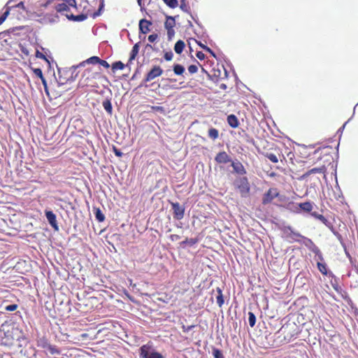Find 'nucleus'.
<instances>
[{
    "label": "nucleus",
    "instance_id": "aec40b11",
    "mask_svg": "<svg viewBox=\"0 0 358 358\" xmlns=\"http://www.w3.org/2000/svg\"><path fill=\"white\" fill-rule=\"evenodd\" d=\"M185 47V41L182 40H178L174 45V50L177 54L180 55L183 52Z\"/></svg>",
    "mask_w": 358,
    "mask_h": 358
},
{
    "label": "nucleus",
    "instance_id": "c85d7f7f",
    "mask_svg": "<svg viewBox=\"0 0 358 358\" xmlns=\"http://www.w3.org/2000/svg\"><path fill=\"white\" fill-rule=\"evenodd\" d=\"M94 215H95L96 220L98 222H101L104 221L105 216L103 215V214L100 210V208H96L95 210Z\"/></svg>",
    "mask_w": 358,
    "mask_h": 358
},
{
    "label": "nucleus",
    "instance_id": "58836bf2",
    "mask_svg": "<svg viewBox=\"0 0 358 358\" xmlns=\"http://www.w3.org/2000/svg\"><path fill=\"white\" fill-rule=\"evenodd\" d=\"M187 70L189 73H195L198 71V66L195 64H191L187 67Z\"/></svg>",
    "mask_w": 358,
    "mask_h": 358
},
{
    "label": "nucleus",
    "instance_id": "7c9ffc66",
    "mask_svg": "<svg viewBox=\"0 0 358 358\" xmlns=\"http://www.w3.org/2000/svg\"><path fill=\"white\" fill-rule=\"evenodd\" d=\"M168 6L175 8L178 6V0H162Z\"/></svg>",
    "mask_w": 358,
    "mask_h": 358
},
{
    "label": "nucleus",
    "instance_id": "2eb2a0df",
    "mask_svg": "<svg viewBox=\"0 0 358 358\" xmlns=\"http://www.w3.org/2000/svg\"><path fill=\"white\" fill-rule=\"evenodd\" d=\"M289 232L287 234V238L289 239V241H300V238H305L301 234L292 231L289 228Z\"/></svg>",
    "mask_w": 358,
    "mask_h": 358
},
{
    "label": "nucleus",
    "instance_id": "a18cd8bd",
    "mask_svg": "<svg viewBox=\"0 0 358 358\" xmlns=\"http://www.w3.org/2000/svg\"><path fill=\"white\" fill-rule=\"evenodd\" d=\"M151 109L152 111H159V113L164 111V107L160 106H151Z\"/></svg>",
    "mask_w": 358,
    "mask_h": 358
},
{
    "label": "nucleus",
    "instance_id": "c756f323",
    "mask_svg": "<svg viewBox=\"0 0 358 358\" xmlns=\"http://www.w3.org/2000/svg\"><path fill=\"white\" fill-rule=\"evenodd\" d=\"M99 62V57H98L96 56H93V57H90L86 61L83 62V63H81L80 65L83 66L85 63L96 64H98Z\"/></svg>",
    "mask_w": 358,
    "mask_h": 358
},
{
    "label": "nucleus",
    "instance_id": "37998d69",
    "mask_svg": "<svg viewBox=\"0 0 358 358\" xmlns=\"http://www.w3.org/2000/svg\"><path fill=\"white\" fill-rule=\"evenodd\" d=\"M103 3L102 2L101 3L99 9L92 14L93 18H95L101 15V9L103 8Z\"/></svg>",
    "mask_w": 358,
    "mask_h": 358
},
{
    "label": "nucleus",
    "instance_id": "a19ab883",
    "mask_svg": "<svg viewBox=\"0 0 358 358\" xmlns=\"http://www.w3.org/2000/svg\"><path fill=\"white\" fill-rule=\"evenodd\" d=\"M167 31V36L169 40L172 39V38L174 36L176 32L174 30V28L171 29H166Z\"/></svg>",
    "mask_w": 358,
    "mask_h": 358
},
{
    "label": "nucleus",
    "instance_id": "cd10ccee",
    "mask_svg": "<svg viewBox=\"0 0 358 358\" xmlns=\"http://www.w3.org/2000/svg\"><path fill=\"white\" fill-rule=\"evenodd\" d=\"M124 68V64L122 62H115L112 64V70L116 71L117 70H122Z\"/></svg>",
    "mask_w": 358,
    "mask_h": 358
},
{
    "label": "nucleus",
    "instance_id": "f8f14e48",
    "mask_svg": "<svg viewBox=\"0 0 358 358\" xmlns=\"http://www.w3.org/2000/svg\"><path fill=\"white\" fill-rule=\"evenodd\" d=\"M231 166H232L234 171L238 174L244 175L247 173L243 164L238 160L231 161Z\"/></svg>",
    "mask_w": 358,
    "mask_h": 358
},
{
    "label": "nucleus",
    "instance_id": "473e14b6",
    "mask_svg": "<svg viewBox=\"0 0 358 358\" xmlns=\"http://www.w3.org/2000/svg\"><path fill=\"white\" fill-rule=\"evenodd\" d=\"M198 44H199V46L201 47L203 50L210 53L213 57H216L214 52L210 48H209L208 46H206V45L203 44L201 42H198Z\"/></svg>",
    "mask_w": 358,
    "mask_h": 358
},
{
    "label": "nucleus",
    "instance_id": "f257e3e1",
    "mask_svg": "<svg viewBox=\"0 0 358 358\" xmlns=\"http://www.w3.org/2000/svg\"><path fill=\"white\" fill-rule=\"evenodd\" d=\"M1 343L5 346H12L16 341H24V333L20 327L8 325L0 329Z\"/></svg>",
    "mask_w": 358,
    "mask_h": 358
},
{
    "label": "nucleus",
    "instance_id": "79ce46f5",
    "mask_svg": "<svg viewBox=\"0 0 358 358\" xmlns=\"http://www.w3.org/2000/svg\"><path fill=\"white\" fill-rule=\"evenodd\" d=\"M32 70H33L34 73L36 76L39 77L40 79H41V78H42L43 76L42 70L40 68L33 69Z\"/></svg>",
    "mask_w": 358,
    "mask_h": 358
},
{
    "label": "nucleus",
    "instance_id": "423d86ee",
    "mask_svg": "<svg viewBox=\"0 0 358 358\" xmlns=\"http://www.w3.org/2000/svg\"><path fill=\"white\" fill-rule=\"evenodd\" d=\"M275 153L267 152L264 154V156L269 159L273 163H278L280 161L281 163L286 162L285 157L282 154V151L279 148H275Z\"/></svg>",
    "mask_w": 358,
    "mask_h": 358
},
{
    "label": "nucleus",
    "instance_id": "3c124183",
    "mask_svg": "<svg viewBox=\"0 0 358 358\" xmlns=\"http://www.w3.org/2000/svg\"><path fill=\"white\" fill-rule=\"evenodd\" d=\"M113 152L117 157H122V153L121 152V151L116 148L115 147L113 148Z\"/></svg>",
    "mask_w": 358,
    "mask_h": 358
},
{
    "label": "nucleus",
    "instance_id": "393cba45",
    "mask_svg": "<svg viewBox=\"0 0 358 358\" xmlns=\"http://www.w3.org/2000/svg\"><path fill=\"white\" fill-rule=\"evenodd\" d=\"M208 137L213 140H216L219 138V130L216 128L211 127L208 131Z\"/></svg>",
    "mask_w": 358,
    "mask_h": 358
},
{
    "label": "nucleus",
    "instance_id": "e2e57ef3",
    "mask_svg": "<svg viewBox=\"0 0 358 358\" xmlns=\"http://www.w3.org/2000/svg\"><path fill=\"white\" fill-rule=\"evenodd\" d=\"M289 155H292V156L294 155L292 152H289V153L287 154V156H289Z\"/></svg>",
    "mask_w": 358,
    "mask_h": 358
},
{
    "label": "nucleus",
    "instance_id": "c9c22d12",
    "mask_svg": "<svg viewBox=\"0 0 358 358\" xmlns=\"http://www.w3.org/2000/svg\"><path fill=\"white\" fill-rule=\"evenodd\" d=\"M213 355L215 358H224L222 352L219 349L215 348L213 349Z\"/></svg>",
    "mask_w": 358,
    "mask_h": 358
},
{
    "label": "nucleus",
    "instance_id": "bf43d9fd",
    "mask_svg": "<svg viewBox=\"0 0 358 358\" xmlns=\"http://www.w3.org/2000/svg\"><path fill=\"white\" fill-rule=\"evenodd\" d=\"M138 3L140 6H142V0H137Z\"/></svg>",
    "mask_w": 358,
    "mask_h": 358
},
{
    "label": "nucleus",
    "instance_id": "de8ad7c7",
    "mask_svg": "<svg viewBox=\"0 0 358 358\" xmlns=\"http://www.w3.org/2000/svg\"><path fill=\"white\" fill-rule=\"evenodd\" d=\"M196 56L199 60H203L206 58L205 54L202 52H197Z\"/></svg>",
    "mask_w": 358,
    "mask_h": 358
},
{
    "label": "nucleus",
    "instance_id": "2f4dec72",
    "mask_svg": "<svg viewBox=\"0 0 358 358\" xmlns=\"http://www.w3.org/2000/svg\"><path fill=\"white\" fill-rule=\"evenodd\" d=\"M197 241H198L197 238H186L185 239V241L181 242V245H194V244L196 243Z\"/></svg>",
    "mask_w": 358,
    "mask_h": 358
},
{
    "label": "nucleus",
    "instance_id": "ea45409f",
    "mask_svg": "<svg viewBox=\"0 0 358 358\" xmlns=\"http://www.w3.org/2000/svg\"><path fill=\"white\" fill-rule=\"evenodd\" d=\"M9 15V10L7 9L6 11H4L2 15L0 17V25L6 20L7 17Z\"/></svg>",
    "mask_w": 358,
    "mask_h": 358
},
{
    "label": "nucleus",
    "instance_id": "6e6552de",
    "mask_svg": "<svg viewBox=\"0 0 358 358\" xmlns=\"http://www.w3.org/2000/svg\"><path fill=\"white\" fill-rule=\"evenodd\" d=\"M306 241L308 243L306 245L308 246L309 249L315 254V257L317 262H324L322 253L321 252L320 250L317 248V246L313 242V241L310 238H306Z\"/></svg>",
    "mask_w": 358,
    "mask_h": 358
},
{
    "label": "nucleus",
    "instance_id": "6ab92c4d",
    "mask_svg": "<svg viewBox=\"0 0 358 358\" xmlns=\"http://www.w3.org/2000/svg\"><path fill=\"white\" fill-rule=\"evenodd\" d=\"M66 16L68 19L76 22H82L87 18V16L85 15V14H79L78 15H73V14H66Z\"/></svg>",
    "mask_w": 358,
    "mask_h": 358
},
{
    "label": "nucleus",
    "instance_id": "7ed1b4c3",
    "mask_svg": "<svg viewBox=\"0 0 358 358\" xmlns=\"http://www.w3.org/2000/svg\"><path fill=\"white\" fill-rule=\"evenodd\" d=\"M141 358H164V356L152 349V344L149 343L142 345L139 349Z\"/></svg>",
    "mask_w": 358,
    "mask_h": 358
},
{
    "label": "nucleus",
    "instance_id": "ddd939ff",
    "mask_svg": "<svg viewBox=\"0 0 358 358\" xmlns=\"http://www.w3.org/2000/svg\"><path fill=\"white\" fill-rule=\"evenodd\" d=\"M215 161L218 164H227L231 162V159L226 152H220L215 157Z\"/></svg>",
    "mask_w": 358,
    "mask_h": 358
},
{
    "label": "nucleus",
    "instance_id": "b1692460",
    "mask_svg": "<svg viewBox=\"0 0 358 358\" xmlns=\"http://www.w3.org/2000/svg\"><path fill=\"white\" fill-rule=\"evenodd\" d=\"M299 206L306 213H310L313 210V203L310 201L300 203Z\"/></svg>",
    "mask_w": 358,
    "mask_h": 358
},
{
    "label": "nucleus",
    "instance_id": "8fccbe9b",
    "mask_svg": "<svg viewBox=\"0 0 358 358\" xmlns=\"http://www.w3.org/2000/svg\"><path fill=\"white\" fill-rule=\"evenodd\" d=\"M36 57L37 58L43 59H45V60L48 61V59H46L45 56L43 53L40 52L39 51H36Z\"/></svg>",
    "mask_w": 358,
    "mask_h": 358
},
{
    "label": "nucleus",
    "instance_id": "680f3d73",
    "mask_svg": "<svg viewBox=\"0 0 358 358\" xmlns=\"http://www.w3.org/2000/svg\"><path fill=\"white\" fill-rule=\"evenodd\" d=\"M356 273L358 275V265L355 266Z\"/></svg>",
    "mask_w": 358,
    "mask_h": 358
},
{
    "label": "nucleus",
    "instance_id": "09e8293b",
    "mask_svg": "<svg viewBox=\"0 0 358 358\" xmlns=\"http://www.w3.org/2000/svg\"><path fill=\"white\" fill-rule=\"evenodd\" d=\"M157 38V34H152L148 36L149 41L152 42V43L155 42Z\"/></svg>",
    "mask_w": 358,
    "mask_h": 358
},
{
    "label": "nucleus",
    "instance_id": "20e7f679",
    "mask_svg": "<svg viewBox=\"0 0 358 358\" xmlns=\"http://www.w3.org/2000/svg\"><path fill=\"white\" fill-rule=\"evenodd\" d=\"M234 185L238 189L241 196L245 197L250 193V182L246 176L236 179L234 182Z\"/></svg>",
    "mask_w": 358,
    "mask_h": 358
},
{
    "label": "nucleus",
    "instance_id": "13d9d810",
    "mask_svg": "<svg viewBox=\"0 0 358 358\" xmlns=\"http://www.w3.org/2000/svg\"><path fill=\"white\" fill-rule=\"evenodd\" d=\"M276 176H277V173L273 171L268 173V176L271 177V178H273V177H275Z\"/></svg>",
    "mask_w": 358,
    "mask_h": 358
},
{
    "label": "nucleus",
    "instance_id": "0eeeda50",
    "mask_svg": "<svg viewBox=\"0 0 358 358\" xmlns=\"http://www.w3.org/2000/svg\"><path fill=\"white\" fill-rule=\"evenodd\" d=\"M280 195V192L278 188H269L268 191L264 194L262 199V203L264 205L268 204L273 200Z\"/></svg>",
    "mask_w": 358,
    "mask_h": 358
},
{
    "label": "nucleus",
    "instance_id": "69168bd1",
    "mask_svg": "<svg viewBox=\"0 0 358 358\" xmlns=\"http://www.w3.org/2000/svg\"><path fill=\"white\" fill-rule=\"evenodd\" d=\"M10 358H13V357H10Z\"/></svg>",
    "mask_w": 358,
    "mask_h": 358
},
{
    "label": "nucleus",
    "instance_id": "a878e982",
    "mask_svg": "<svg viewBox=\"0 0 358 358\" xmlns=\"http://www.w3.org/2000/svg\"><path fill=\"white\" fill-rule=\"evenodd\" d=\"M317 267L318 270L320 271V273H322L325 276L328 275L327 264L324 263V262H317Z\"/></svg>",
    "mask_w": 358,
    "mask_h": 358
},
{
    "label": "nucleus",
    "instance_id": "0e129e2a",
    "mask_svg": "<svg viewBox=\"0 0 358 358\" xmlns=\"http://www.w3.org/2000/svg\"><path fill=\"white\" fill-rule=\"evenodd\" d=\"M196 62L197 63L198 65H199L200 66H201V65L199 64V62L196 61Z\"/></svg>",
    "mask_w": 358,
    "mask_h": 358
},
{
    "label": "nucleus",
    "instance_id": "f3484780",
    "mask_svg": "<svg viewBox=\"0 0 358 358\" xmlns=\"http://www.w3.org/2000/svg\"><path fill=\"white\" fill-rule=\"evenodd\" d=\"M227 121L228 124L232 128H237L239 126V121L234 115H230L227 117Z\"/></svg>",
    "mask_w": 358,
    "mask_h": 358
},
{
    "label": "nucleus",
    "instance_id": "4468645a",
    "mask_svg": "<svg viewBox=\"0 0 358 358\" xmlns=\"http://www.w3.org/2000/svg\"><path fill=\"white\" fill-rule=\"evenodd\" d=\"M152 25V22L145 19H143L139 22V30L143 34L148 33L150 29V27Z\"/></svg>",
    "mask_w": 358,
    "mask_h": 358
},
{
    "label": "nucleus",
    "instance_id": "603ef678",
    "mask_svg": "<svg viewBox=\"0 0 358 358\" xmlns=\"http://www.w3.org/2000/svg\"><path fill=\"white\" fill-rule=\"evenodd\" d=\"M193 327H194V325H190V326H185L183 325L182 327V330L184 332H188L189 330H191Z\"/></svg>",
    "mask_w": 358,
    "mask_h": 358
},
{
    "label": "nucleus",
    "instance_id": "9b49d317",
    "mask_svg": "<svg viewBox=\"0 0 358 358\" xmlns=\"http://www.w3.org/2000/svg\"><path fill=\"white\" fill-rule=\"evenodd\" d=\"M45 217H46L49 224L51 225V227L55 230L58 231V223H57L56 215L52 211H50V210H45Z\"/></svg>",
    "mask_w": 358,
    "mask_h": 358
},
{
    "label": "nucleus",
    "instance_id": "4c0bfd02",
    "mask_svg": "<svg viewBox=\"0 0 358 358\" xmlns=\"http://www.w3.org/2000/svg\"><path fill=\"white\" fill-rule=\"evenodd\" d=\"M180 8L184 10L185 12H187V13H189V6L187 5V3H185V0H181V3H180Z\"/></svg>",
    "mask_w": 358,
    "mask_h": 358
},
{
    "label": "nucleus",
    "instance_id": "dca6fc26",
    "mask_svg": "<svg viewBox=\"0 0 358 358\" xmlns=\"http://www.w3.org/2000/svg\"><path fill=\"white\" fill-rule=\"evenodd\" d=\"M326 171H327V168L324 165H322L320 167L312 168L311 169L306 171L303 174V177H308V176H310L312 173H324L326 172Z\"/></svg>",
    "mask_w": 358,
    "mask_h": 358
},
{
    "label": "nucleus",
    "instance_id": "6e6d98bb",
    "mask_svg": "<svg viewBox=\"0 0 358 358\" xmlns=\"http://www.w3.org/2000/svg\"><path fill=\"white\" fill-rule=\"evenodd\" d=\"M317 217L323 223H326L327 222V219L322 215H319Z\"/></svg>",
    "mask_w": 358,
    "mask_h": 358
},
{
    "label": "nucleus",
    "instance_id": "c03bdc74",
    "mask_svg": "<svg viewBox=\"0 0 358 358\" xmlns=\"http://www.w3.org/2000/svg\"><path fill=\"white\" fill-rule=\"evenodd\" d=\"M173 57V54L172 52H165V54L164 55V58L166 61L172 60Z\"/></svg>",
    "mask_w": 358,
    "mask_h": 358
},
{
    "label": "nucleus",
    "instance_id": "4be33fe9",
    "mask_svg": "<svg viewBox=\"0 0 358 358\" xmlns=\"http://www.w3.org/2000/svg\"><path fill=\"white\" fill-rule=\"evenodd\" d=\"M102 106L106 110V113L111 115L113 114V106L110 99H106L102 102Z\"/></svg>",
    "mask_w": 358,
    "mask_h": 358
},
{
    "label": "nucleus",
    "instance_id": "4d7b16f0",
    "mask_svg": "<svg viewBox=\"0 0 358 358\" xmlns=\"http://www.w3.org/2000/svg\"><path fill=\"white\" fill-rule=\"evenodd\" d=\"M100 75V73L99 71L93 72L92 74V79H96Z\"/></svg>",
    "mask_w": 358,
    "mask_h": 358
},
{
    "label": "nucleus",
    "instance_id": "72a5a7b5",
    "mask_svg": "<svg viewBox=\"0 0 358 358\" xmlns=\"http://www.w3.org/2000/svg\"><path fill=\"white\" fill-rule=\"evenodd\" d=\"M249 325L252 327L255 326V322H256V317H255V315L251 313V312H249Z\"/></svg>",
    "mask_w": 358,
    "mask_h": 358
},
{
    "label": "nucleus",
    "instance_id": "864d4df0",
    "mask_svg": "<svg viewBox=\"0 0 358 358\" xmlns=\"http://www.w3.org/2000/svg\"><path fill=\"white\" fill-rule=\"evenodd\" d=\"M170 238L172 241H177L180 238V236L178 234H171Z\"/></svg>",
    "mask_w": 358,
    "mask_h": 358
},
{
    "label": "nucleus",
    "instance_id": "f704fd0d",
    "mask_svg": "<svg viewBox=\"0 0 358 358\" xmlns=\"http://www.w3.org/2000/svg\"><path fill=\"white\" fill-rule=\"evenodd\" d=\"M18 305L16 303H13L10 305H7L5 306V310L8 312H13L17 309Z\"/></svg>",
    "mask_w": 358,
    "mask_h": 358
},
{
    "label": "nucleus",
    "instance_id": "39448f33",
    "mask_svg": "<svg viewBox=\"0 0 358 358\" xmlns=\"http://www.w3.org/2000/svg\"><path fill=\"white\" fill-rule=\"evenodd\" d=\"M53 0H47V1L43 4V6L47 7L49 4L52 3ZM64 2L57 3L55 6V8L57 12H64L69 11L70 7L76 8V0H63Z\"/></svg>",
    "mask_w": 358,
    "mask_h": 358
},
{
    "label": "nucleus",
    "instance_id": "5701e85b",
    "mask_svg": "<svg viewBox=\"0 0 358 358\" xmlns=\"http://www.w3.org/2000/svg\"><path fill=\"white\" fill-rule=\"evenodd\" d=\"M173 70L174 73L178 76H183V74L185 73V68L180 64H174L173 66Z\"/></svg>",
    "mask_w": 358,
    "mask_h": 358
},
{
    "label": "nucleus",
    "instance_id": "5fc2aeb1",
    "mask_svg": "<svg viewBox=\"0 0 358 358\" xmlns=\"http://www.w3.org/2000/svg\"><path fill=\"white\" fill-rule=\"evenodd\" d=\"M41 82H42V83H43V85L44 86V88H45V91L48 92L47 81H46L45 77L43 76L42 78H41Z\"/></svg>",
    "mask_w": 358,
    "mask_h": 358
},
{
    "label": "nucleus",
    "instance_id": "9d476101",
    "mask_svg": "<svg viewBox=\"0 0 358 358\" xmlns=\"http://www.w3.org/2000/svg\"><path fill=\"white\" fill-rule=\"evenodd\" d=\"M173 217L176 220H182L185 216V208L178 202L171 203Z\"/></svg>",
    "mask_w": 358,
    "mask_h": 358
},
{
    "label": "nucleus",
    "instance_id": "e433bc0d",
    "mask_svg": "<svg viewBox=\"0 0 358 358\" xmlns=\"http://www.w3.org/2000/svg\"><path fill=\"white\" fill-rule=\"evenodd\" d=\"M335 235L338 237V240L341 242V244L343 245V246L344 247V250H345V254L348 257H350V255L349 253L346 251V247L345 246V243L343 242V236L341 234H339L338 232H336L334 233Z\"/></svg>",
    "mask_w": 358,
    "mask_h": 358
},
{
    "label": "nucleus",
    "instance_id": "49530a36",
    "mask_svg": "<svg viewBox=\"0 0 358 358\" xmlns=\"http://www.w3.org/2000/svg\"><path fill=\"white\" fill-rule=\"evenodd\" d=\"M98 64L106 69H108L110 67V64L106 60L101 59L100 58Z\"/></svg>",
    "mask_w": 358,
    "mask_h": 358
},
{
    "label": "nucleus",
    "instance_id": "1a4fd4ad",
    "mask_svg": "<svg viewBox=\"0 0 358 358\" xmlns=\"http://www.w3.org/2000/svg\"><path fill=\"white\" fill-rule=\"evenodd\" d=\"M163 73L162 69L159 66H154L152 69L147 73L146 76L143 79L144 83L150 82L153 80L156 77L161 76Z\"/></svg>",
    "mask_w": 358,
    "mask_h": 358
},
{
    "label": "nucleus",
    "instance_id": "bb28decb",
    "mask_svg": "<svg viewBox=\"0 0 358 358\" xmlns=\"http://www.w3.org/2000/svg\"><path fill=\"white\" fill-rule=\"evenodd\" d=\"M138 44L136 43L134 47L132 48V50L130 52V55H129V62L134 60L136 55H138Z\"/></svg>",
    "mask_w": 358,
    "mask_h": 358
},
{
    "label": "nucleus",
    "instance_id": "052dcab7",
    "mask_svg": "<svg viewBox=\"0 0 358 358\" xmlns=\"http://www.w3.org/2000/svg\"><path fill=\"white\" fill-rule=\"evenodd\" d=\"M92 68H89V69H87L85 70V71H86V72L90 73V72H91V71H92Z\"/></svg>",
    "mask_w": 358,
    "mask_h": 358
},
{
    "label": "nucleus",
    "instance_id": "a211bd4d",
    "mask_svg": "<svg viewBox=\"0 0 358 358\" xmlns=\"http://www.w3.org/2000/svg\"><path fill=\"white\" fill-rule=\"evenodd\" d=\"M215 293V297L217 299V304H218L219 307H221L224 303V298L222 292V289L220 287H217L216 290H213V293Z\"/></svg>",
    "mask_w": 358,
    "mask_h": 358
},
{
    "label": "nucleus",
    "instance_id": "f03ea898",
    "mask_svg": "<svg viewBox=\"0 0 358 358\" xmlns=\"http://www.w3.org/2000/svg\"><path fill=\"white\" fill-rule=\"evenodd\" d=\"M36 346L43 349L46 355H60L61 351L57 346L52 345L46 337L43 336L36 340Z\"/></svg>",
    "mask_w": 358,
    "mask_h": 358
},
{
    "label": "nucleus",
    "instance_id": "412c9836",
    "mask_svg": "<svg viewBox=\"0 0 358 358\" xmlns=\"http://www.w3.org/2000/svg\"><path fill=\"white\" fill-rule=\"evenodd\" d=\"M176 26V18L171 16H166V22H164L165 29L174 28Z\"/></svg>",
    "mask_w": 358,
    "mask_h": 358
}]
</instances>
